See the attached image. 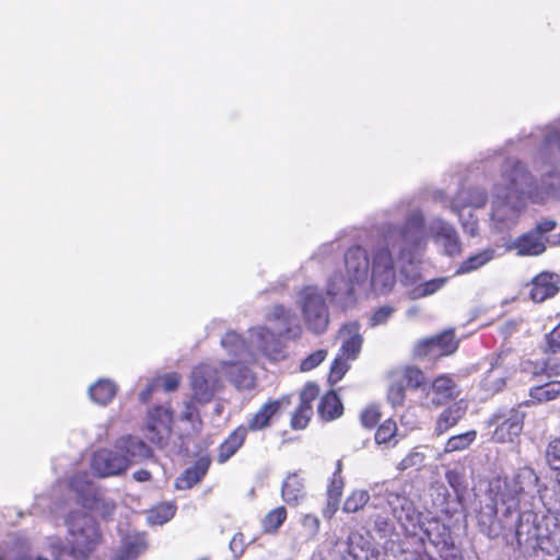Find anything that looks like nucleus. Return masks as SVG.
I'll return each instance as SVG.
<instances>
[{
    "instance_id": "obj_1",
    "label": "nucleus",
    "mask_w": 560,
    "mask_h": 560,
    "mask_svg": "<svg viewBox=\"0 0 560 560\" xmlns=\"http://www.w3.org/2000/svg\"><path fill=\"white\" fill-rule=\"evenodd\" d=\"M427 248L424 213L420 208L409 210L402 223L384 222L369 248L352 246L345 254L347 277L332 273L327 281L331 302L347 308L355 301L354 284L370 277L375 291L387 293L396 283V270L406 284L420 277L417 264Z\"/></svg>"
},
{
    "instance_id": "obj_2",
    "label": "nucleus",
    "mask_w": 560,
    "mask_h": 560,
    "mask_svg": "<svg viewBox=\"0 0 560 560\" xmlns=\"http://www.w3.org/2000/svg\"><path fill=\"white\" fill-rule=\"evenodd\" d=\"M518 140L525 145L538 142L534 162L541 173L540 184L523 162L510 158L504 161L501 180L492 188L490 229L494 233L510 232L517 225L526 199L534 203L560 199V118Z\"/></svg>"
},
{
    "instance_id": "obj_3",
    "label": "nucleus",
    "mask_w": 560,
    "mask_h": 560,
    "mask_svg": "<svg viewBox=\"0 0 560 560\" xmlns=\"http://www.w3.org/2000/svg\"><path fill=\"white\" fill-rule=\"evenodd\" d=\"M221 346L231 357L220 362V369L238 390L255 387L256 378L248 368L259 355L277 360L281 355V343L278 338L264 327H253L248 330V340L235 331H229L221 339Z\"/></svg>"
},
{
    "instance_id": "obj_4",
    "label": "nucleus",
    "mask_w": 560,
    "mask_h": 560,
    "mask_svg": "<svg viewBox=\"0 0 560 560\" xmlns=\"http://www.w3.org/2000/svg\"><path fill=\"white\" fill-rule=\"evenodd\" d=\"M72 548H67L58 537L48 538V549L54 560H83L102 542L96 521L83 511H73L66 518Z\"/></svg>"
},
{
    "instance_id": "obj_5",
    "label": "nucleus",
    "mask_w": 560,
    "mask_h": 560,
    "mask_svg": "<svg viewBox=\"0 0 560 560\" xmlns=\"http://www.w3.org/2000/svg\"><path fill=\"white\" fill-rule=\"evenodd\" d=\"M372 498L380 500L375 505L386 503L393 516L402 527L408 529L416 527L420 514L417 512L413 502L406 495L404 487L396 481L376 483L371 488Z\"/></svg>"
},
{
    "instance_id": "obj_6",
    "label": "nucleus",
    "mask_w": 560,
    "mask_h": 560,
    "mask_svg": "<svg viewBox=\"0 0 560 560\" xmlns=\"http://www.w3.org/2000/svg\"><path fill=\"white\" fill-rule=\"evenodd\" d=\"M304 324L315 335L324 334L329 325V310L317 285L303 287L296 300Z\"/></svg>"
},
{
    "instance_id": "obj_7",
    "label": "nucleus",
    "mask_w": 560,
    "mask_h": 560,
    "mask_svg": "<svg viewBox=\"0 0 560 560\" xmlns=\"http://www.w3.org/2000/svg\"><path fill=\"white\" fill-rule=\"evenodd\" d=\"M220 365L202 363L190 375L191 398L199 404L210 402L223 387Z\"/></svg>"
},
{
    "instance_id": "obj_8",
    "label": "nucleus",
    "mask_w": 560,
    "mask_h": 560,
    "mask_svg": "<svg viewBox=\"0 0 560 560\" xmlns=\"http://www.w3.org/2000/svg\"><path fill=\"white\" fill-rule=\"evenodd\" d=\"M269 327L262 326L270 334L275 335L283 348L281 338L293 340L301 336L302 328L299 324L296 314L290 307L275 305L267 314Z\"/></svg>"
},
{
    "instance_id": "obj_9",
    "label": "nucleus",
    "mask_w": 560,
    "mask_h": 560,
    "mask_svg": "<svg viewBox=\"0 0 560 560\" xmlns=\"http://www.w3.org/2000/svg\"><path fill=\"white\" fill-rule=\"evenodd\" d=\"M173 413L168 407L158 406L150 410L147 425V439L159 448L168 446L172 438Z\"/></svg>"
},
{
    "instance_id": "obj_10",
    "label": "nucleus",
    "mask_w": 560,
    "mask_h": 560,
    "mask_svg": "<svg viewBox=\"0 0 560 560\" xmlns=\"http://www.w3.org/2000/svg\"><path fill=\"white\" fill-rule=\"evenodd\" d=\"M427 242L431 236L443 248V253L450 257L462 253V242L455 228L445 220L434 217L429 223L424 220Z\"/></svg>"
},
{
    "instance_id": "obj_11",
    "label": "nucleus",
    "mask_w": 560,
    "mask_h": 560,
    "mask_svg": "<svg viewBox=\"0 0 560 560\" xmlns=\"http://www.w3.org/2000/svg\"><path fill=\"white\" fill-rule=\"evenodd\" d=\"M525 415L518 409H510L503 413H494L490 419V425H497L493 440L499 443L513 442L524 425Z\"/></svg>"
},
{
    "instance_id": "obj_12",
    "label": "nucleus",
    "mask_w": 560,
    "mask_h": 560,
    "mask_svg": "<svg viewBox=\"0 0 560 560\" xmlns=\"http://www.w3.org/2000/svg\"><path fill=\"white\" fill-rule=\"evenodd\" d=\"M508 353L501 352L490 362L489 370L480 381V388L485 397H490L501 392L506 384V380L512 375V366L506 362Z\"/></svg>"
},
{
    "instance_id": "obj_13",
    "label": "nucleus",
    "mask_w": 560,
    "mask_h": 560,
    "mask_svg": "<svg viewBox=\"0 0 560 560\" xmlns=\"http://www.w3.org/2000/svg\"><path fill=\"white\" fill-rule=\"evenodd\" d=\"M92 469L101 477L119 475L128 468V458L115 450H100L92 458Z\"/></svg>"
},
{
    "instance_id": "obj_14",
    "label": "nucleus",
    "mask_w": 560,
    "mask_h": 560,
    "mask_svg": "<svg viewBox=\"0 0 560 560\" xmlns=\"http://www.w3.org/2000/svg\"><path fill=\"white\" fill-rule=\"evenodd\" d=\"M290 399L284 396L280 399L265 402L247 421L245 428L248 431H261L269 428L272 420L280 415L282 407L288 406Z\"/></svg>"
},
{
    "instance_id": "obj_15",
    "label": "nucleus",
    "mask_w": 560,
    "mask_h": 560,
    "mask_svg": "<svg viewBox=\"0 0 560 560\" xmlns=\"http://www.w3.org/2000/svg\"><path fill=\"white\" fill-rule=\"evenodd\" d=\"M501 256L499 245H488L471 253L462 260L455 270V275L462 276L478 271Z\"/></svg>"
},
{
    "instance_id": "obj_16",
    "label": "nucleus",
    "mask_w": 560,
    "mask_h": 560,
    "mask_svg": "<svg viewBox=\"0 0 560 560\" xmlns=\"http://www.w3.org/2000/svg\"><path fill=\"white\" fill-rule=\"evenodd\" d=\"M488 200L487 191L479 187H464L450 202L448 207L452 212L458 217H463V210L467 208H482Z\"/></svg>"
},
{
    "instance_id": "obj_17",
    "label": "nucleus",
    "mask_w": 560,
    "mask_h": 560,
    "mask_svg": "<svg viewBox=\"0 0 560 560\" xmlns=\"http://www.w3.org/2000/svg\"><path fill=\"white\" fill-rule=\"evenodd\" d=\"M458 347V342L455 340L454 331L446 330L435 337L422 340L418 345L419 354H432V355H448L452 354Z\"/></svg>"
},
{
    "instance_id": "obj_18",
    "label": "nucleus",
    "mask_w": 560,
    "mask_h": 560,
    "mask_svg": "<svg viewBox=\"0 0 560 560\" xmlns=\"http://www.w3.org/2000/svg\"><path fill=\"white\" fill-rule=\"evenodd\" d=\"M547 238L537 236L532 230L521 234L506 245V250H515L517 256H539L545 253Z\"/></svg>"
},
{
    "instance_id": "obj_19",
    "label": "nucleus",
    "mask_w": 560,
    "mask_h": 560,
    "mask_svg": "<svg viewBox=\"0 0 560 560\" xmlns=\"http://www.w3.org/2000/svg\"><path fill=\"white\" fill-rule=\"evenodd\" d=\"M339 338L341 339L340 354L346 359L355 360L359 355L363 337L360 332V325L357 322L345 324L339 329Z\"/></svg>"
},
{
    "instance_id": "obj_20",
    "label": "nucleus",
    "mask_w": 560,
    "mask_h": 560,
    "mask_svg": "<svg viewBox=\"0 0 560 560\" xmlns=\"http://www.w3.org/2000/svg\"><path fill=\"white\" fill-rule=\"evenodd\" d=\"M560 277L557 273L544 271L536 276L532 282L530 299L534 302H544L555 296L559 291Z\"/></svg>"
},
{
    "instance_id": "obj_21",
    "label": "nucleus",
    "mask_w": 560,
    "mask_h": 560,
    "mask_svg": "<svg viewBox=\"0 0 560 560\" xmlns=\"http://www.w3.org/2000/svg\"><path fill=\"white\" fill-rule=\"evenodd\" d=\"M116 448L128 458V466L151 456L150 447L139 438L124 436L116 442Z\"/></svg>"
},
{
    "instance_id": "obj_22",
    "label": "nucleus",
    "mask_w": 560,
    "mask_h": 560,
    "mask_svg": "<svg viewBox=\"0 0 560 560\" xmlns=\"http://www.w3.org/2000/svg\"><path fill=\"white\" fill-rule=\"evenodd\" d=\"M210 460L201 457L196 464L187 468L175 482V487L178 490H187L197 485L207 474L209 469Z\"/></svg>"
},
{
    "instance_id": "obj_23",
    "label": "nucleus",
    "mask_w": 560,
    "mask_h": 560,
    "mask_svg": "<svg viewBox=\"0 0 560 560\" xmlns=\"http://www.w3.org/2000/svg\"><path fill=\"white\" fill-rule=\"evenodd\" d=\"M281 494L289 505H299L306 495L304 480L296 474L289 475L282 483Z\"/></svg>"
},
{
    "instance_id": "obj_24",
    "label": "nucleus",
    "mask_w": 560,
    "mask_h": 560,
    "mask_svg": "<svg viewBox=\"0 0 560 560\" xmlns=\"http://www.w3.org/2000/svg\"><path fill=\"white\" fill-rule=\"evenodd\" d=\"M247 435L245 425L236 428L220 445L218 452V462L223 464L228 462L244 444Z\"/></svg>"
},
{
    "instance_id": "obj_25",
    "label": "nucleus",
    "mask_w": 560,
    "mask_h": 560,
    "mask_svg": "<svg viewBox=\"0 0 560 560\" xmlns=\"http://www.w3.org/2000/svg\"><path fill=\"white\" fill-rule=\"evenodd\" d=\"M69 487L75 493L78 502L83 506L97 492L90 480L88 472H78L71 477Z\"/></svg>"
},
{
    "instance_id": "obj_26",
    "label": "nucleus",
    "mask_w": 560,
    "mask_h": 560,
    "mask_svg": "<svg viewBox=\"0 0 560 560\" xmlns=\"http://www.w3.org/2000/svg\"><path fill=\"white\" fill-rule=\"evenodd\" d=\"M431 390L436 395V398H433L432 401L438 405L458 396V389L455 382L451 377L444 375L439 376L433 381Z\"/></svg>"
},
{
    "instance_id": "obj_27",
    "label": "nucleus",
    "mask_w": 560,
    "mask_h": 560,
    "mask_svg": "<svg viewBox=\"0 0 560 560\" xmlns=\"http://www.w3.org/2000/svg\"><path fill=\"white\" fill-rule=\"evenodd\" d=\"M117 393V386L110 380L101 378L89 388L91 399L101 406L112 401Z\"/></svg>"
},
{
    "instance_id": "obj_28",
    "label": "nucleus",
    "mask_w": 560,
    "mask_h": 560,
    "mask_svg": "<svg viewBox=\"0 0 560 560\" xmlns=\"http://www.w3.org/2000/svg\"><path fill=\"white\" fill-rule=\"evenodd\" d=\"M144 538L140 535H129L122 540V546L114 560H136L145 550Z\"/></svg>"
},
{
    "instance_id": "obj_29",
    "label": "nucleus",
    "mask_w": 560,
    "mask_h": 560,
    "mask_svg": "<svg viewBox=\"0 0 560 560\" xmlns=\"http://www.w3.org/2000/svg\"><path fill=\"white\" fill-rule=\"evenodd\" d=\"M465 408L458 404H454L445 409L438 418L435 433L444 434L448 429L453 428L465 416Z\"/></svg>"
},
{
    "instance_id": "obj_30",
    "label": "nucleus",
    "mask_w": 560,
    "mask_h": 560,
    "mask_svg": "<svg viewBox=\"0 0 560 560\" xmlns=\"http://www.w3.org/2000/svg\"><path fill=\"white\" fill-rule=\"evenodd\" d=\"M345 545V551L353 560H368L370 542L363 535L358 532H351Z\"/></svg>"
},
{
    "instance_id": "obj_31",
    "label": "nucleus",
    "mask_w": 560,
    "mask_h": 560,
    "mask_svg": "<svg viewBox=\"0 0 560 560\" xmlns=\"http://www.w3.org/2000/svg\"><path fill=\"white\" fill-rule=\"evenodd\" d=\"M342 412V405L336 393L329 392L322 399L318 405V413L325 420H332L339 417Z\"/></svg>"
},
{
    "instance_id": "obj_32",
    "label": "nucleus",
    "mask_w": 560,
    "mask_h": 560,
    "mask_svg": "<svg viewBox=\"0 0 560 560\" xmlns=\"http://www.w3.org/2000/svg\"><path fill=\"white\" fill-rule=\"evenodd\" d=\"M423 532L427 539L436 548L444 549L448 547V540L451 537L448 529L444 525H441L438 522H429Z\"/></svg>"
},
{
    "instance_id": "obj_33",
    "label": "nucleus",
    "mask_w": 560,
    "mask_h": 560,
    "mask_svg": "<svg viewBox=\"0 0 560 560\" xmlns=\"http://www.w3.org/2000/svg\"><path fill=\"white\" fill-rule=\"evenodd\" d=\"M529 396L539 402L553 400L560 396V381L547 382L530 389Z\"/></svg>"
},
{
    "instance_id": "obj_34",
    "label": "nucleus",
    "mask_w": 560,
    "mask_h": 560,
    "mask_svg": "<svg viewBox=\"0 0 560 560\" xmlns=\"http://www.w3.org/2000/svg\"><path fill=\"white\" fill-rule=\"evenodd\" d=\"M447 277H439L417 284L410 292L412 299H422L432 295L443 289L447 283Z\"/></svg>"
},
{
    "instance_id": "obj_35",
    "label": "nucleus",
    "mask_w": 560,
    "mask_h": 560,
    "mask_svg": "<svg viewBox=\"0 0 560 560\" xmlns=\"http://www.w3.org/2000/svg\"><path fill=\"white\" fill-rule=\"evenodd\" d=\"M477 432L475 430L451 436L444 447L445 453L459 452L468 448L476 440Z\"/></svg>"
},
{
    "instance_id": "obj_36",
    "label": "nucleus",
    "mask_w": 560,
    "mask_h": 560,
    "mask_svg": "<svg viewBox=\"0 0 560 560\" xmlns=\"http://www.w3.org/2000/svg\"><path fill=\"white\" fill-rule=\"evenodd\" d=\"M175 512L174 504L162 503L149 512L148 522L152 525H163L174 517Z\"/></svg>"
},
{
    "instance_id": "obj_37",
    "label": "nucleus",
    "mask_w": 560,
    "mask_h": 560,
    "mask_svg": "<svg viewBox=\"0 0 560 560\" xmlns=\"http://www.w3.org/2000/svg\"><path fill=\"white\" fill-rule=\"evenodd\" d=\"M83 508L94 510L103 517H109L114 513L116 504L112 499L102 497L96 492L95 497H92L89 504H84Z\"/></svg>"
},
{
    "instance_id": "obj_38",
    "label": "nucleus",
    "mask_w": 560,
    "mask_h": 560,
    "mask_svg": "<svg viewBox=\"0 0 560 560\" xmlns=\"http://www.w3.org/2000/svg\"><path fill=\"white\" fill-rule=\"evenodd\" d=\"M287 518V510L278 506L271 510L262 521V527L266 533H276Z\"/></svg>"
},
{
    "instance_id": "obj_39",
    "label": "nucleus",
    "mask_w": 560,
    "mask_h": 560,
    "mask_svg": "<svg viewBox=\"0 0 560 560\" xmlns=\"http://www.w3.org/2000/svg\"><path fill=\"white\" fill-rule=\"evenodd\" d=\"M370 493L365 490H355L353 491L343 503V512L346 513H355L360 509H362L370 500Z\"/></svg>"
},
{
    "instance_id": "obj_40",
    "label": "nucleus",
    "mask_w": 560,
    "mask_h": 560,
    "mask_svg": "<svg viewBox=\"0 0 560 560\" xmlns=\"http://www.w3.org/2000/svg\"><path fill=\"white\" fill-rule=\"evenodd\" d=\"M341 469L342 465L341 462L338 460L336 464V470L332 474V477L329 481L328 488H327V498L329 499H341L342 491H343V479L341 477Z\"/></svg>"
},
{
    "instance_id": "obj_41",
    "label": "nucleus",
    "mask_w": 560,
    "mask_h": 560,
    "mask_svg": "<svg viewBox=\"0 0 560 560\" xmlns=\"http://www.w3.org/2000/svg\"><path fill=\"white\" fill-rule=\"evenodd\" d=\"M424 454L417 448L409 452L396 466L400 471L407 469H419L424 462Z\"/></svg>"
},
{
    "instance_id": "obj_42",
    "label": "nucleus",
    "mask_w": 560,
    "mask_h": 560,
    "mask_svg": "<svg viewBox=\"0 0 560 560\" xmlns=\"http://www.w3.org/2000/svg\"><path fill=\"white\" fill-rule=\"evenodd\" d=\"M395 312L396 308L392 305H383L376 308L370 316L369 326L374 328L387 324Z\"/></svg>"
},
{
    "instance_id": "obj_43",
    "label": "nucleus",
    "mask_w": 560,
    "mask_h": 560,
    "mask_svg": "<svg viewBox=\"0 0 560 560\" xmlns=\"http://www.w3.org/2000/svg\"><path fill=\"white\" fill-rule=\"evenodd\" d=\"M424 374L419 369L410 366L404 371L400 383H402L405 387L419 388L424 385Z\"/></svg>"
},
{
    "instance_id": "obj_44",
    "label": "nucleus",
    "mask_w": 560,
    "mask_h": 560,
    "mask_svg": "<svg viewBox=\"0 0 560 560\" xmlns=\"http://www.w3.org/2000/svg\"><path fill=\"white\" fill-rule=\"evenodd\" d=\"M397 432L396 422L392 420L384 421L375 432V442L377 444H385L390 442Z\"/></svg>"
},
{
    "instance_id": "obj_45",
    "label": "nucleus",
    "mask_w": 560,
    "mask_h": 560,
    "mask_svg": "<svg viewBox=\"0 0 560 560\" xmlns=\"http://www.w3.org/2000/svg\"><path fill=\"white\" fill-rule=\"evenodd\" d=\"M347 360L348 359L342 357L340 353L336 357L330 368L328 376L329 383L336 384L343 377L346 372L349 370Z\"/></svg>"
},
{
    "instance_id": "obj_46",
    "label": "nucleus",
    "mask_w": 560,
    "mask_h": 560,
    "mask_svg": "<svg viewBox=\"0 0 560 560\" xmlns=\"http://www.w3.org/2000/svg\"><path fill=\"white\" fill-rule=\"evenodd\" d=\"M194 401L195 400L192 399V400L185 402L184 410L182 411V415H180V420L190 422L192 425V429L195 431H199L200 427H201V421L199 418V411H198L197 407L195 406Z\"/></svg>"
},
{
    "instance_id": "obj_47",
    "label": "nucleus",
    "mask_w": 560,
    "mask_h": 560,
    "mask_svg": "<svg viewBox=\"0 0 560 560\" xmlns=\"http://www.w3.org/2000/svg\"><path fill=\"white\" fill-rule=\"evenodd\" d=\"M312 413H313L312 406L300 405L299 408L296 409L295 413L292 417V420H291L292 428L295 430L304 429L307 425Z\"/></svg>"
},
{
    "instance_id": "obj_48",
    "label": "nucleus",
    "mask_w": 560,
    "mask_h": 560,
    "mask_svg": "<svg viewBox=\"0 0 560 560\" xmlns=\"http://www.w3.org/2000/svg\"><path fill=\"white\" fill-rule=\"evenodd\" d=\"M405 385L400 382L393 383L387 392V399L393 407L402 406L405 401Z\"/></svg>"
},
{
    "instance_id": "obj_49",
    "label": "nucleus",
    "mask_w": 560,
    "mask_h": 560,
    "mask_svg": "<svg viewBox=\"0 0 560 560\" xmlns=\"http://www.w3.org/2000/svg\"><path fill=\"white\" fill-rule=\"evenodd\" d=\"M544 352L557 353L560 351V324L545 336Z\"/></svg>"
},
{
    "instance_id": "obj_50",
    "label": "nucleus",
    "mask_w": 560,
    "mask_h": 560,
    "mask_svg": "<svg viewBox=\"0 0 560 560\" xmlns=\"http://www.w3.org/2000/svg\"><path fill=\"white\" fill-rule=\"evenodd\" d=\"M326 357H327V351L324 349H319V350L313 352L312 354L306 357L301 362V370L302 371H311V370L315 369L317 365H319L325 360Z\"/></svg>"
},
{
    "instance_id": "obj_51",
    "label": "nucleus",
    "mask_w": 560,
    "mask_h": 560,
    "mask_svg": "<svg viewBox=\"0 0 560 560\" xmlns=\"http://www.w3.org/2000/svg\"><path fill=\"white\" fill-rule=\"evenodd\" d=\"M458 219L465 233L470 236H476L478 234V219L471 212H468L466 217L465 210H463V217H458Z\"/></svg>"
},
{
    "instance_id": "obj_52",
    "label": "nucleus",
    "mask_w": 560,
    "mask_h": 560,
    "mask_svg": "<svg viewBox=\"0 0 560 560\" xmlns=\"http://www.w3.org/2000/svg\"><path fill=\"white\" fill-rule=\"evenodd\" d=\"M445 479L450 487L458 493L463 488L465 483V477L464 475L455 469L447 470L445 474Z\"/></svg>"
},
{
    "instance_id": "obj_53",
    "label": "nucleus",
    "mask_w": 560,
    "mask_h": 560,
    "mask_svg": "<svg viewBox=\"0 0 560 560\" xmlns=\"http://www.w3.org/2000/svg\"><path fill=\"white\" fill-rule=\"evenodd\" d=\"M319 387L314 383H307L300 395V405L312 406V401L318 396Z\"/></svg>"
},
{
    "instance_id": "obj_54",
    "label": "nucleus",
    "mask_w": 560,
    "mask_h": 560,
    "mask_svg": "<svg viewBox=\"0 0 560 560\" xmlns=\"http://www.w3.org/2000/svg\"><path fill=\"white\" fill-rule=\"evenodd\" d=\"M180 377L176 373L165 374L160 378L155 380V383L159 386H162L165 392H173L179 385Z\"/></svg>"
},
{
    "instance_id": "obj_55",
    "label": "nucleus",
    "mask_w": 560,
    "mask_h": 560,
    "mask_svg": "<svg viewBox=\"0 0 560 560\" xmlns=\"http://www.w3.org/2000/svg\"><path fill=\"white\" fill-rule=\"evenodd\" d=\"M360 418H361V423L363 427L373 428L380 419V412L376 408L370 407V408H366L361 413Z\"/></svg>"
},
{
    "instance_id": "obj_56",
    "label": "nucleus",
    "mask_w": 560,
    "mask_h": 560,
    "mask_svg": "<svg viewBox=\"0 0 560 560\" xmlns=\"http://www.w3.org/2000/svg\"><path fill=\"white\" fill-rule=\"evenodd\" d=\"M542 369L546 370L547 377H558L560 376V359L558 358H548L542 360Z\"/></svg>"
},
{
    "instance_id": "obj_57",
    "label": "nucleus",
    "mask_w": 560,
    "mask_h": 560,
    "mask_svg": "<svg viewBox=\"0 0 560 560\" xmlns=\"http://www.w3.org/2000/svg\"><path fill=\"white\" fill-rule=\"evenodd\" d=\"M230 550L235 558L243 555L245 550L244 536L242 533H236L230 541Z\"/></svg>"
},
{
    "instance_id": "obj_58",
    "label": "nucleus",
    "mask_w": 560,
    "mask_h": 560,
    "mask_svg": "<svg viewBox=\"0 0 560 560\" xmlns=\"http://www.w3.org/2000/svg\"><path fill=\"white\" fill-rule=\"evenodd\" d=\"M557 223L553 220H542L538 222L534 229H532L533 232L537 233V236H540L541 238H547L546 234L555 230Z\"/></svg>"
},
{
    "instance_id": "obj_59",
    "label": "nucleus",
    "mask_w": 560,
    "mask_h": 560,
    "mask_svg": "<svg viewBox=\"0 0 560 560\" xmlns=\"http://www.w3.org/2000/svg\"><path fill=\"white\" fill-rule=\"evenodd\" d=\"M302 525L311 535H315L319 529V518L316 515L306 514L302 520Z\"/></svg>"
},
{
    "instance_id": "obj_60",
    "label": "nucleus",
    "mask_w": 560,
    "mask_h": 560,
    "mask_svg": "<svg viewBox=\"0 0 560 560\" xmlns=\"http://www.w3.org/2000/svg\"><path fill=\"white\" fill-rule=\"evenodd\" d=\"M542 360L541 361H527L524 364V370L532 373L534 376H542L546 375V370L542 369Z\"/></svg>"
},
{
    "instance_id": "obj_61",
    "label": "nucleus",
    "mask_w": 560,
    "mask_h": 560,
    "mask_svg": "<svg viewBox=\"0 0 560 560\" xmlns=\"http://www.w3.org/2000/svg\"><path fill=\"white\" fill-rule=\"evenodd\" d=\"M339 500L327 498L326 506L323 510V516L327 520H330L339 508Z\"/></svg>"
},
{
    "instance_id": "obj_62",
    "label": "nucleus",
    "mask_w": 560,
    "mask_h": 560,
    "mask_svg": "<svg viewBox=\"0 0 560 560\" xmlns=\"http://www.w3.org/2000/svg\"><path fill=\"white\" fill-rule=\"evenodd\" d=\"M518 322L517 320H509V322H505L502 326H501V334L504 336V337H509L511 336L513 332H515L517 330V326H518Z\"/></svg>"
},
{
    "instance_id": "obj_63",
    "label": "nucleus",
    "mask_w": 560,
    "mask_h": 560,
    "mask_svg": "<svg viewBox=\"0 0 560 560\" xmlns=\"http://www.w3.org/2000/svg\"><path fill=\"white\" fill-rule=\"evenodd\" d=\"M156 388H158V385H156L155 381H153L151 384H149V385L147 386V388H145V389H143V390L140 393V395H139L140 400H141L142 402H148V400L150 399L151 395L154 393V390H155Z\"/></svg>"
},
{
    "instance_id": "obj_64",
    "label": "nucleus",
    "mask_w": 560,
    "mask_h": 560,
    "mask_svg": "<svg viewBox=\"0 0 560 560\" xmlns=\"http://www.w3.org/2000/svg\"><path fill=\"white\" fill-rule=\"evenodd\" d=\"M133 477L137 481L143 482L148 481L151 477V474L148 470L141 469L133 474Z\"/></svg>"
}]
</instances>
